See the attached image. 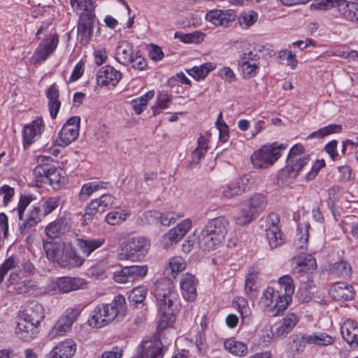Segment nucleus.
Masks as SVG:
<instances>
[{"label":"nucleus","mask_w":358,"mask_h":358,"mask_svg":"<svg viewBox=\"0 0 358 358\" xmlns=\"http://www.w3.org/2000/svg\"><path fill=\"white\" fill-rule=\"evenodd\" d=\"M224 239L219 236L213 235L202 229L198 236L199 248L203 251H211L217 249Z\"/></svg>","instance_id":"29"},{"label":"nucleus","mask_w":358,"mask_h":358,"mask_svg":"<svg viewBox=\"0 0 358 358\" xmlns=\"http://www.w3.org/2000/svg\"><path fill=\"white\" fill-rule=\"evenodd\" d=\"M80 314V311L78 308H68L50 331L49 337L54 339L57 336H64L71 330L73 322H76Z\"/></svg>","instance_id":"9"},{"label":"nucleus","mask_w":358,"mask_h":358,"mask_svg":"<svg viewBox=\"0 0 358 358\" xmlns=\"http://www.w3.org/2000/svg\"><path fill=\"white\" fill-rule=\"evenodd\" d=\"M129 215V213L125 210L112 211L106 215L105 220L108 224L114 226L124 222Z\"/></svg>","instance_id":"49"},{"label":"nucleus","mask_w":358,"mask_h":358,"mask_svg":"<svg viewBox=\"0 0 358 358\" xmlns=\"http://www.w3.org/2000/svg\"><path fill=\"white\" fill-rule=\"evenodd\" d=\"M334 269L343 278L350 277L352 274V268L350 264L344 260L335 263L334 265Z\"/></svg>","instance_id":"61"},{"label":"nucleus","mask_w":358,"mask_h":358,"mask_svg":"<svg viewBox=\"0 0 358 358\" xmlns=\"http://www.w3.org/2000/svg\"><path fill=\"white\" fill-rule=\"evenodd\" d=\"M278 282L280 286L281 291L283 290L284 293L293 294L294 292V287L292 279L289 275H284L280 278Z\"/></svg>","instance_id":"64"},{"label":"nucleus","mask_w":358,"mask_h":358,"mask_svg":"<svg viewBox=\"0 0 358 358\" xmlns=\"http://www.w3.org/2000/svg\"><path fill=\"white\" fill-rule=\"evenodd\" d=\"M165 348L157 337L142 341L137 348L136 358H163Z\"/></svg>","instance_id":"10"},{"label":"nucleus","mask_w":358,"mask_h":358,"mask_svg":"<svg viewBox=\"0 0 358 358\" xmlns=\"http://www.w3.org/2000/svg\"><path fill=\"white\" fill-rule=\"evenodd\" d=\"M233 304L239 311L242 323L248 324L250 322V310L248 307V301L242 296H236L233 300Z\"/></svg>","instance_id":"41"},{"label":"nucleus","mask_w":358,"mask_h":358,"mask_svg":"<svg viewBox=\"0 0 358 358\" xmlns=\"http://www.w3.org/2000/svg\"><path fill=\"white\" fill-rule=\"evenodd\" d=\"M150 241L143 236L129 238L124 244L120 253V259H129L133 262L141 260L148 252Z\"/></svg>","instance_id":"6"},{"label":"nucleus","mask_w":358,"mask_h":358,"mask_svg":"<svg viewBox=\"0 0 358 358\" xmlns=\"http://www.w3.org/2000/svg\"><path fill=\"white\" fill-rule=\"evenodd\" d=\"M43 120L41 117H36L30 124L24 127L23 145L24 148L29 147L39 137L44 130Z\"/></svg>","instance_id":"16"},{"label":"nucleus","mask_w":358,"mask_h":358,"mask_svg":"<svg viewBox=\"0 0 358 358\" xmlns=\"http://www.w3.org/2000/svg\"><path fill=\"white\" fill-rule=\"evenodd\" d=\"M59 196L48 198L42 204L43 215L47 216L57 209L60 203Z\"/></svg>","instance_id":"55"},{"label":"nucleus","mask_w":358,"mask_h":358,"mask_svg":"<svg viewBox=\"0 0 358 358\" xmlns=\"http://www.w3.org/2000/svg\"><path fill=\"white\" fill-rule=\"evenodd\" d=\"M44 316V309L42 305L36 301H27L20 313L21 318L38 326Z\"/></svg>","instance_id":"15"},{"label":"nucleus","mask_w":358,"mask_h":358,"mask_svg":"<svg viewBox=\"0 0 358 358\" xmlns=\"http://www.w3.org/2000/svg\"><path fill=\"white\" fill-rule=\"evenodd\" d=\"M228 227V219L224 216H219L210 220L203 229L224 239L227 234Z\"/></svg>","instance_id":"22"},{"label":"nucleus","mask_w":358,"mask_h":358,"mask_svg":"<svg viewBox=\"0 0 358 358\" xmlns=\"http://www.w3.org/2000/svg\"><path fill=\"white\" fill-rule=\"evenodd\" d=\"M45 217L39 207L33 206L26 215V218L19 224V231L22 235L31 234L34 228Z\"/></svg>","instance_id":"18"},{"label":"nucleus","mask_w":358,"mask_h":358,"mask_svg":"<svg viewBox=\"0 0 358 358\" xmlns=\"http://www.w3.org/2000/svg\"><path fill=\"white\" fill-rule=\"evenodd\" d=\"M94 201H96V205H98L101 213H102L115 204V198L111 194H105L99 198L94 199Z\"/></svg>","instance_id":"56"},{"label":"nucleus","mask_w":358,"mask_h":358,"mask_svg":"<svg viewBox=\"0 0 358 358\" xmlns=\"http://www.w3.org/2000/svg\"><path fill=\"white\" fill-rule=\"evenodd\" d=\"M247 206L258 216L267 206L266 197L262 194H255L251 196Z\"/></svg>","instance_id":"40"},{"label":"nucleus","mask_w":358,"mask_h":358,"mask_svg":"<svg viewBox=\"0 0 358 358\" xmlns=\"http://www.w3.org/2000/svg\"><path fill=\"white\" fill-rule=\"evenodd\" d=\"M104 243L103 239H89L83 238L77 239V245L82 254L85 257H88L92 252L100 248Z\"/></svg>","instance_id":"36"},{"label":"nucleus","mask_w":358,"mask_h":358,"mask_svg":"<svg viewBox=\"0 0 358 358\" xmlns=\"http://www.w3.org/2000/svg\"><path fill=\"white\" fill-rule=\"evenodd\" d=\"M198 280L189 273L182 275L180 280V286L184 299L188 301H194L197 296L196 286Z\"/></svg>","instance_id":"20"},{"label":"nucleus","mask_w":358,"mask_h":358,"mask_svg":"<svg viewBox=\"0 0 358 358\" xmlns=\"http://www.w3.org/2000/svg\"><path fill=\"white\" fill-rule=\"evenodd\" d=\"M169 266L172 276L176 278V275L185 269L187 264L185 259L181 257L176 256L170 259Z\"/></svg>","instance_id":"52"},{"label":"nucleus","mask_w":358,"mask_h":358,"mask_svg":"<svg viewBox=\"0 0 358 358\" xmlns=\"http://www.w3.org/2000/svg\"><path fill=\"white\" fill-rule=\"evenodd\" d=\"M48 174L47 176V183H48L54 189L62 188L66 182V178L64 176V171L58 169L50 164Z\"/></svg>","instance_id":"33"},{"label":"nucleus","mask_w":358,"mask_h":358,"mask_svg":"<svg viewBox=\"0 0 358 358\" xmlns=\"http://www.w3.org/2000/svg\"><path fill=\"white\" fill-rule=\"evenodd\" d=\"M38 325L20 317L15 329V334L20 339L29 341L36 337L38 333Z\"/></svg>","instance_id":"28"},{"label":"nucleus","mask_w":358,"mask_h":358,"mask_svg":"<svg viewBox=\"0 0 358 358\" xmlns=\"http://www.w3.org/2000/svg\"><path fill=\"white\" fill-rule=\"evenodd\" d=\"M278 292H275V289L272 287H267L260 299V303L264 306V307H268L270 306L273 299H275Z\"/></svg>","instance_id":"63"},{"label":"nucleus","mask_w":358,"mask_h":358,"mask_svg":"<svg viewBox=\"0 0 358 358\" xmlns=\"http://www.w3.org/2000/svg\"><path fill=\"white\" fill-rule=\"evenodd\" d=\"M238 65L244 78L255 77L259 69V66L255 62H246L245 57H241Z\"/></svg>","instance_id":"42"},{"label":"nucleus","mask_w":358,"mask_h":358,"mask_svg":"<svg viewBox=\"0 0 358 358\" xmlns=\"http://www.w3.org/2000/svg\"><path fill=\"white\" fill-rule=\"evenodd\" d=\"M264 228L266 238L271 249L277 248L285 243L278 213H271L267 215Z\"/></svg>","instance_id":"7"},{"label":"nucleus","mask_w":358,"mask_h":358,"mask_svg":"<svg viewBox=\"0 0 358 358\" xmlns=\"http://www.w3.org/2000/svg\"><path fill=\"white\" fill-rule=\"evenodd\" d=\"M291 294L284 293L283 295L278 293L275 299V303L273 307V315L277 316L280 313L283 312L288 306L289 303L292 301Z\"/></svg>","instance_id":"45"},{"label":"nucleus","mask_w":358,"mask_h":358,"mask_svg":"<svg viewBox=\"0 0 358 358\" xmlns=\"http://www.w3.org/2000/svg\"><path fill=\"white\" fill-rule=\"evenodd\" d=\"M20 261L15 256H10L0 266V284L3 281L8 271L17 266Z\"/></svg>","instance_id":"54"},{"label":"nucleus","mask_w":358,"mask_h":358,"mask_svg":"<svg viewBox=\"0 0 358 358\" xmlns=\"http://www.w3.org/2000/svg\"><path fill=\"white\" fill-rule=\"evenodd\" d=\"M343 130L341 124H331L328 126L322 127L316 131L312 132L309 136L308 138H322L331 134L341 133Z\"/></svg>","instance_id":"43"},{"label":"nucleus","mask_w":358,"mask_h":358,"mask_svg":"<svg viewBox=\"0 0 358 358\" xmlns=\"http://www.w3.org/2000/svg\"><path fill=\"white\" fill-rule=\"evenodd\" d=\"M45 217L39 207L33 206L26 215V218L19 224V231L22 235L31 234L34 228Z\"/></svg>","instance_id":"19"},{"label":"nucleus","mask_w":358,"mask_h":358,"mask_svg":"<svg viewBox=\"0 0 358 358\" xmlns=\"http://www.w3.org/2000/svg\"><path fill=\"white\" fill-rule=\"evenodd\" d=\"M175 37L179 38L185 43H199L203 40V34L197 31L189 34L176 32Z\"/></svg>","instance_id":"51"},{"label":"nucleus","mask_w":358,"mask_h":358,"mask_svg":"<svg viewBox=\"0 0 358 358\" xmlns=\"http://www.w3.org/2000/svg\"><path fill=\"white\" fill-rule=\"evenodd\" d=\"M215 68L216 64L215 63L207 62L198 66H194L187 70V71L195 80H199L206 78Z\"/></svg>","instance_id":"38"},{"label":"nucleus","mask_w":358,"mask_h":358,"mask_svg":"<svg viewBox=\"0 0 358 358\" xmlns=\"http://www.w3.org/2000/svg\"><path fill=\"white\" fill-rule=\"evenodd\" d=\"M70 3L74 11L83 10L81 13H94L95 5L93 0H70Z\"/></svg>","instance_id":"46"},{"label":"nucleus","mask_w":358,"mask_h":358,"mask_svg":"<svg viewBox=\"0 0 358 358\" xmlns=\"http://www.w3.org/2000/svg\"><path fill=\"white\" fill-rule=\"evenodd\" d=\"M135 53L131 44L122 41L119 43L116 48L115 58L119 63L128 66L132 62Z\"/></svg>","instance_id":"30"},{"label":"nucleus","mask_w":358,"mask_h":358,"mask_svg":"<svg viewBox=\"0 0 358 358\" xmlns=\"http://www.w3.org/2000/svg\"><path fill=\"white\" fill-rule=\"evenodd\" d=\"M208 137L201 134L197 140V146L192 155L191 166L199 164L200 160L205 156L208 149Z\"/></svg>","instance_id":"37"},{"label":"nucleus","mask_w":358,"mask_h":358,"mask_svg":"<svg viewBox=\"0 0 358 358\" xmlns=\"http://www.w3.org/2000/svg\"><path fill=\"white\" fill-rule=\"evenodd\" d=\"M154 295L158 302L159 313H167L171 310L179 299L174 283L169 278H162L157 281Z\"/></svg>","instance_id":"3"},{"label":"nucleus","mask_w":358,"mask_h":358,"mask_svg":"<svg viewBox=\"0 0 358 358\" xmlns=\"http://www.w3.org/2000/svg\"><path fill=\"white\" fill-rule=\"evenodd\" d=\"M59 43V37L54 34L49 38L43 39L36 49L32 57L34 64L45 61L55 50Z\"/></svg>","instance_id":"13"},{"label":"nucleus","mask_w":358,"mask_h":358,"mask_svg":"<svg viewBox=\"0 0 358 358\" xmlns=\"http://www.w3.org/2000/svg\"><path fill=\"white\" fill-rule=\"evenodd\" d=\"M108 184L107 182L100 180L83 184L78 194V199L81 201L87 200L93 193L101 189H107Z\"/></svg>","instance_id":"31"},{"label":"nucleus","mask_w":358,"mask_h":358,"mask_svg":"<svg viewBox=\"0 0 358 358\" xmlns=\"http://www.w3.org/2000/svg\"><path fill=\"white\" fill-rule=\"evenodd\" d=\"M257 217L256 214L246 206L241 210L237 216L235 217V222L240 226H244L250 223Z\"/></svg>","instance_id":"47"},{"label":"nucleus","mask_w":358,"mask_h":358,"mask_svg":"<svg viewBox=\"0 0 358 358\" xmlns=\"http://www.w3.org/2000/svg\"><path fill=\"white\" fill-rule=\"evenodd\" d=\"M172 99L171 95L165 92H159L155 104L152 106V113L155 116L159 114L162 110L169 107V103Z\"/></svg>","instance_id":"44"},{"label":"nucleus","mask_w":358,"mask_h":358,"mask_svg":"<svg viewBox=\"0 0 358 358\" xmlns=\"http://www.w3.org/2000/svg\"><path fill=\"white\" fill-rule=\"evenodd\" d=\"M147 292L145 287H138L134 288L129 295L130 301L136 305L141 304L145 299Z\"/></svg>","instance_id":"60"},{"label":"nucleus","mask_w":358,"mask_h":358,"mask_svg":"<svg viewBox=\"0 0 358 358\" xmlns=\"http://www.w3.org/2000/svg\"><path fill=\"white\" fill-rule=\"evenodd\" d=\"M310 162V156H306L299 158L294 157L287 158L286 166L282 169V174L287 173L289 178H295L300 173L301 171Z\"/></svg>","instance_id":"26"},{"label":"nucleus","mask_w":358,"mask_h":358,"mask_svg":"<svg viewBox=\"0 0 358 358\" xmlns=\"http://www.w3.org/2000/svg\"><path fill=\"white\" fill-rule=\"evenodd\" d=\"M131 281L143 278L147 275L148 267L146 265H133L128 266Z\"/></svg>","instance_id":"57"},{"label":"nucleus","mask_w":358,"mask_h":358,"mask_svg":"<svg viewBox=\"0 0 358 358\" xmlns=\"http://www.w3.org/2000/svg\"><path fill=\"white\" fill-rule=\"evenodd\" d=\"M224 348L228 352L237 357H243L248 351V346L245 343L238 341L234 338L227 339L224 342Z\"/></svg>","instance_id":"34"},{"label":"nucleus","mask_w":358,"mask_h":358,"mask_svg":"<svg viewBox=\"0 0 358 358\" xmlns=\"http://www.w3.org/2000/svg\"><path fill=\"white\" fill-rule=\"evenodd\" d=\"M52 162L50 157L40 155L37 157L38 165L33 170V176L38 186L47 183V176Z\"/></svg>","instance_id":"24"},{"label":"nucleus","mask_w":358,"mask_h":358,"mask_svg":"<svg viewBox=\"0 0 358 358\" xmlns=\"http://www.w3.org/2000/svg\"><path fill=\"white\" fill-rule=\"evenodd\" d=\"M76 350V343L71 339H66L55 346L47 358H71Z\"/></svg>","instance_id":"27"},{"label":"nucleus","mask_w":358,"mask_h":358,"mask_svg":"<svg viewBox=\"0 0 358 358\" xmlns=\"http://www.w3.org/2000/svg\"><path fill=\"white\" fill-rule=\"evenodd\" d=\"M71 220L66 216H61L49 223L45 228V233L50 238H57L70 231Z\"/></svg>","instance_id":"14"},{"label":"nucleus","mask_w":358,"mask_h":358,"mask_svg":"<svg viewBox=\"0 0 358 358\" xmlns=\"http://www.w3.org/2000/svg\"><path fill=\"white\" fill-rule=\"evenodd\" d=\"M126 312L125 298L122 295H117L111 303L96 306L88 322L92 327L101 328L113 320L121 321L125 316Z\"/></svg>","instance_id":"1"},{"label":"nucleus","mask_w":358,"mask_h":358,"mask_svg":"<svg viewBox=\"0 0 358 358\" xmlns=\"http://www.w3.org/2000/svg\"><path fill=\"white\" fill-rule=\"evenodd\" d=\"M98 213H101V210L96 205V201L92 200L85 209L83 215L85 222L87 224L92 222Z\"/></svg>","instance_id":"59"},{"label":"nucleus","mask_w":358,"mask_h":358,"mask_svg":"<svg viewBox=\"0 0 358 358\" xmlns=\"http://www.w3.org/2000/svg\"><path fill=\"white\" fill-rule=\"evenodd\" d=\"M312 6L320 10H329L338 7L340 13L346 20L352 22L358 21V3L345 0H319L313 3Z\"/></svg>","instance_id":"5"},{"label":"nucleus","mask_w":358,"mask_h":358,"mask_svg":"<svg viewBox=\"0 0 358 358\" xmlns=\"http://www.w3.org/2000/svg\"><path fill=\"white\" fill-rule=\"evenodd\" d=\"M182 237L181 234L174 227L162 236V243L164 248H168L170 245L178 243Z\"/></svg>","instance_id":"53"},{"label":"nucleus","mask_w":358,"mask_h":358,"mask_svg":"<svg viewBox=\"0 0 358 358\" xmlns=\"http://www.w3.org/2000/svg\"><path fill=\"white\" fill-rule=\"evenodd\" d=\"M155 91L150 90L141 96L138 99L133 101V109L136 114L140 115L145 108L148 101L153 98Z\"/></svg>","instance_id":"48"},{"label":"nucleus","mask_w":358,"mask_h":358,"mask_svg":"<svg viewBox=\"0 0 358 358\" xmlns=\"http://www.w3.org/2000/svg\"><path fill=\"white\" fill-rule=\"evenodd\" d=\"M257 13L253 10H250L247 13L242 14L239 17V22L241 26L245 27H249L254 24V23L257 22Z\"/></svg>","instance_id":"62"},{"label":"nucleus","mask_w":358,"mask_h":358,"mask_svg":"<svg viewBox=\"0 0 358 358\" xmlns=\"http://www.w3.org/2000/svg\"><path fill=\"white\" fill-rule=\"evenodd\" d=\"M303 340L309 345L327 346L332 345L334 338L324 332H317L313 334L303 335Z\"/></svg>","instance_id":"35"},{"label":"nucleus","mask_w":358,"mask_h":358,"mask_svg":"<svg viewBox=\"0 0 358 358\" xmlns=\"http://www.w3.org/2000/svg\"><path fill=\"white\" fill-rule=\"evenodd\" d=\"M316 268V259L310 254L297 255L292 259V273L299 277L312 273Z\"/></svg>","instance_id":"11"},{"label":"nucleus","mask_w":358,"mask_h":358,"mask_svg":"<svg viewBox=\"0 0 358 358\" xmlns=\"http://www.w3.org/2000/svg\"><path fill=\"white\" fill-rule=\"evenodd\" d=\"M95 13H80L77 25L78 38L82 45H86L90 41L95 19Z\"/></svg>","instance_id":"12"},{"label":"nucleus","mask_w":358,"mask_h":358,"mask_svg":"<svg viewBox=\"0 0 358 358\" xmlns=\"http://www.w3.org/2000/svg\"><path fill=\"white\" fill-rule=\"evenodd\" d=\"M80 123V118L78 116H72L68 119L58 134L57 145L64 148L76 141L79 136Z\"/></svg>","instance_id":"8"},{"label":"nucleus","mask_w":358,"mask_h":358,"mask_svg":"<svg viewBox=\"0 0 358 358\" xmlns=\"http://www.w3.org/2000/svg\"><path fill=\"white\" fill-rule=\"evenodd\" d=\"M287 147V144L276 142L265 145L251 155V162L257 169H268L281 157L282 151Z\"/></svg>","instance_id":"4"},{"label":"nucleus","mask_w":358,"mask_h":358,"mask_svg":"<svg viewBox=\"0 0 358 358\" xmlns=\"http://www.w3.org/2000/svg\"><path fill=\"white\" fill-rule=\"evenodd\" d=\"M45 95L48 99L50 116L52 119H55L61 107V102L59 100V92L55 85H52L46 90Z\"/></svg>","instance_id":"32"},{"label":"nucleus","mask_w":358,"mask_h":358,"mask_svg":"<svg viewBox=\"0 0 358 358\" xmlns=\"http://www.w3.org/2000/svg\"><path fill=\"white\" fill-rule=\"evenodd\" d=\"M343 338L353 349H358V322L350 319L346 320L341 328Z\"/></svg>","instance_id":"21"},{"label":"nucleus","mask_w":358,"mask_h":358,"mask_svg":"<svg viewBox=\"0 0 358 358\" xmlns=\"http://www.w3.org/2000/svg\"><path fill=\"white\" fill-rule=\"evenodd\" d=\"M308 224H299L297 228L299 234H296V237L294 242V246L297 250H306L308 248Z\"/></svg>","instance_id":"39"},{"label":"nucleus","mask_w":358,"mask_h":358,"mask_svg":"<svg viewBox=\"0 0 358 358\" xmlns=\"http://www.w3.org/2000/svg\"><path fill=\"white\" fill-rule=\"evenodd\" d=\"M329 294L335 301H350L354 299L355 291L351 285L336 282L331 285Z\"/></svg>","instance_id":"23"},{"label":"nucleus","mask_w":358,"mask_h":358,"mask_svg":"<svg viewBox=\"0 0 358 358\" xmlns=\"http://www.w3.org/2000/svg\"><path fill=\"white\" fill-rule=\"evenodd\" d=\"M46 257L60 267L71 268L80 266L84 258L76 254L69 243L64 241H43Z\"/></svg>","instance_id":"2"},{"label":"nucleus","mask_w":358,"mask_h":358,"mask_svg":"<svg viewBox=\"0 0 358 358\" xmlns=\"http://www.w3.org/2000/svg\"><path fill=\"white\" fill-rule=\"evenodd\" d=\"M87 282L80 278L62 277L57 279V285L59 292L68 293L87 287Z\"/></svg>","instance_id":"25"},{"label":"nucleus","mask_w":358,"mask_h":358,"mask_svg":"<svg viewBox=\"0 0 358 358\" xmlns=\"http://www.w3.org/2000/svg\"><path fill=\"white\" fill-rule=\"evenodd\" d=\"M245 192V188L235 184H230L222 187V194L226 199H231Z\"/></svg>","instance_id":"58"},{"label":"nucleus","mask_w":358,"mask_h":358,"mask_svg":"<svg viewBox=\"0 0 358 358\" xmlns=\"http://www.w3.org/2000/svg\"><path fill=\"white\" fill-rule=\"evenodd\" d=\"M258 278L257 272L249 273L246 276L245 283V290L248 295H250L251 297L256 296V292L257 290V286L256 285L257 280Z\"/></svg>","instance_id":"50"},{"label":"nucleus","mask_w":358,"mask_h":358,"mask_svg":"<svg viewBox=\"0 0 358 358\" xmlns=\"http://www.w3.org/2000/svg\"><path fill=\"white\" fill-rule=\"evenodd\" d=\"M122 78L120 71L107 65L101 67L96 74L97 83L101 86L115 87Z\"/></svg>","instance_id":"17"}]
</instances>
